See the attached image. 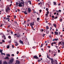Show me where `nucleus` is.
Here are the masks:
<instances>
[{
	"instance_id": "obj_1",
	"label": "nucleus",
	"mask_w": 64,
	"mask_h": 64,
	"mask_svg": "<svg viewBox=\"0 0 64 64\" xmlns=\"http://www.w3.org/2000/svg\"><path fill=\"white\" fill-rule=\"evenodd\" d=\"M24 2H20L18 6L19 7H22L23 6L24 7Z\"/></svg>"
},
{
	"instance_id": "obj_2",
	"label": "nucleus",
	"mask_w": 64,
	"mask_h": 64,
	"mask_svg": "<svg viewBox=\"0 0 64 64\" xmlns=\"http://www.w3.org/2000/svg\"><path fill=\"white\" fill-rule=\"evenodd\" d=\"M6 13H8V12H9L10 11V9H9V8L8 7L6 9Z\"/></svg>"
},
{
	"instance_id": "obj_3",
	"label": "nucleus",
	"mask_w": 64,
	"mask_h": 64,
	"mask_svg": "<svg viewBox=\"0 0 64 64\" xmlns=\"http://www.w3.org/2000/svg\"><path fill=\"white\" fill-rule=\"evenodd\" d=\"M51 60V63L52 64H55V62L54 61V60L53 59V58H50Z\"/></svg>"
},
{
	"instance_id": "obj_4",
	"label": "nucleus",
	"mask_w": 64,
	"mask_h": 64,
	"mask_svg": "<svg viewBox=\"0 0 64 64\" xmlns=\"http://www.w3.org/2000/svg\"><path fill=\"white\" fill-rule=\"evenodd\" d=\"M14 61V59L13 58H12L9 61V63L10 64H12L13 61Z\"/></svg>"
},
{
	"instance_id": "obj_5",
	"label": "nucleus",
	"mask_w": 64,
	"mask_h": 64,
	"mask_svg": "<svg viewBox=\"0 0 64 64\" xmlns=\"http://www.w3.org/2000/svg\"><path fill=\"white\" fill-rule=\"evenodd\" d=\"M34 59H38L39 58L37 56H34Z\"/></svg>"
},
{
	"instance_id": "obj_6",
	"label": "nucleus",
	"mask_w": 64,
	"mask_h": 64,
	"mask_svg": "<svg viewBox=\"0 0 64 64\" xmlns=\"http://www.w3.org/2000/svg\"><path fill=\"white\" fill-rule=\"evenodd\" d=\"M28 13H30V12H31V9L30 8H28Z\"/></svg>"
},
{
	"instance_id": "obj_7",
	"label": "nucleus",
	"mask_w": 64,
	"mask_h": 64,
	"mask_svg": "<svg viewBox=\"0 0 64 64\" xmlns=\"http://www.w3.org/2000/svg\"><path fill=\"white\" fill-rule=\"evenodd\" d=\"M16 63L18 64H20V62L18 60H16Z\"/></svg>"
},
{
	"instance_id": "obj_8",
	"label": "nucleus",
	"mask_w": 64,
	"mask_h": 64,
	"mask_svg": "<svg viewBox=\"0 0 64 64\" xmlns=\"http://www.w3.org/2000/svg\"><path fill=\"white\" fill-rule=\"evenodd\" d=\"M34 22H32L30 23V25L31 26H32V25H34Z\"/></svg>"
},
{
	"instance_id": "obj_9",
	"label": "nucleus",
	"mask_w": 64,
	"mask_h": 64,
	"mask_svg": "<svg viewBox=\"0 0 64 64\" xmlns=\"http://www.w3.org/2000/svg\"><path fill=\"white\" fill-rule=\"evenodd\" d=\"M20 42L22 44H23V41H22V40H20Z\"/></svg>"
},
{
	"instance_id": "obj_10",
	"label": "nucleus",
	"mask_w": 64,
	"mask_h": 64,
	"mask_svg": "<svg viewBox=\"0 0 64 64\" xmlns=\"http://www.w3.org/2000/svg\"><path fill=\"white\" fill-rule=\"evenodd\" d=\"M4 64H8V63L6 61H4L3 62Z\"/></svg>"
},
{
	"instance_id": "obj_11",
	"label": "nucleus",
	"mask_w": 64,
	"mask_h": 64,
	"mask_svg": "<svg viewBox=\"0 0 64 64\" xmlns=\"http://www.w3.org/2000/svg\"><path fill=\"white\" fill-rule=\"evenodd\" d=\"M15 43H16V44H15V46H18V43H17V42H15Z\"/></svg>"
},
{
	"instance_id": "obj_12",
	"label": "nucleus",
	"mask_w": 64,
	"mask_h": 64,
	"mask_svg": "<svg viewBox=\"0 0 64 64\" xmlns=\"http://www.w3.org/2000/svg\"><path fill=\"white\" fill-rule=\"evenodd\" d=\"M24 13L25 14H26L27 15V13L26 12V11H25L24 12Z\"/></svg>"
},
{
	"instance_id": "obj_13",
	"label": "nucleus",
	"mask_w": 64,
	"mask_h": 64,
	"mask_svg": "<svg viewBox=\"0 0 64 64\" xmlns=\"http://www.w3.org/2000/svg\"><path fill=\"white\" fill-rule=\"evenodd\" d=\"M54 33H55V34H56V35H58V32H55Z\"/></svg>"
},
{
	"instance_id": "obj_14",
	"label": "nucleus",
	"mask_w": 64,
	"mask_h": 64,
	"mask_svg": "<svg viewBox=\"0 0 64 64\" xmlns=\"http://www.w3.org/2000/svg\"><path fill=\"white\" fill-rule=\"evenodd\" d=\"M30 2V5H31V2L30 1V0H29L28 1V2Z\"/></svg>"
},
{
	"instance_id": "obj_15",
	"label": "nucleus",
	"mask_w": 64,
	"mask_h": 64,
	"mask_svg": "<svg viewBox=\"0 0 64 64\" xmlns=\"http://www.w3.org/2000/svg\"><path fill=\"white\" fill-rule=\"evenodd\" d=\"M1 54L2 55H5V54L4 53H3L2 52H1Z\"/></svg>"
},
{
	"instance_id": "obj_16",
	"label": "nucleus",
	"mask_w": 64,
	"mask_h": 64,
	"mask_svg": "<svg viewBox=\"0 0 64 64\" xmlns=\"http://www.w3.org/2000/svg\"><path fill=\"white\" fill-rule=\"evenodd\" d=\"M53 26H54V27H55L56 28V24H54Z\"/></svg>"
},
{
	"instance_id": "obj_17",
	"label": "nucleus",
	"mask_w": 64,
	"mask_h": 64,
	"mask_svg": "<svg viewBox=\"0 0 64 64\" xmlns=\"http://www.w3.org/2000/svg\"><path fill=\"white\" fill-rule=\"evenodd\" d=\"M46 28L47 29H49V27H48V26H46Z\"/></svg>"
},
{
	"instance_id": "obj_18",
	"label": "nucleus",
	"mask_w": 64,
	"mask_h": 64,
	"mask_svg": "<svg viewBox=\"0 0 64 64\" xmlns=\"http://www.w3.org/2000/svg\"><path fill=\"white\" fill-rule=\"evenodd\" d=\"M54 5H56V2H53Z\"/></svg>"
},
{
	"instance_id": "obj_19",
	"label": "nucleus",
	"mask_w": 64,
	"mask_h": 64,
	"mask_svg": "<svg viewBox=\"0 0 64 64\" xmlns=\"http://www.w3.org/2000/svg\"><path fill=\"white\" fill-rule=\"evenodd\" d=\"M55 60L56 61V64H58L57 63V60Z\"/></svg>"
},
{
	"instance_id": "obj_20",
	"label": "nucleus",
	"mask_w": 64,
	"mask_h": 64,
	"mask_svg": "<svg viewBox=\"0 0 64 64\" xmlns=\"http://www.w3.org/2000/svg\"><path fill=\"white\" fill-rule=\"evenodd\" d=\"M18 4H18V3L16 2V6H18Z\"/></svg>"
},
{
	"instance_id": "obj_21",
	"label": "nucleus",
	"mask_w": 64,
	"mask_h": 64,
	"mask_svg": "<svg viewBox=\"0 0 64 64\" xmlns=\"http://www.w3.org/2000/svg\"><path fill=\"white\" fill-rule=\"evenodd\" d=\"M7 56H8L9 57H10V55L9 54H7L6 55Z\"/></svg>"
},
{
	"instance_id": "obj_22",
	"label": "nucleus",
	"mask_w": 64,
	"mask_h": 64,
	"mask_svg": "<svg viewBox=\"0 0 64 64\" xmlns=\"http://www.w3.org/2000/svg\"><path fill=\"white\" fill-rule=\"evenodd\" d=\"M2 60H0V64H2Z\"/></svg>"
},
{
	"instance_id": "obj_23",
	"label": "nucleus",
	"mask_w": 64,
	"mask_h": 64,
	"mask_svg": "<svg viewBox=\"0 0 64 64\" xmlns=\"http://www.w3.org/2000/svg\"><path fill=\"white\" fill-rule=\"evenodd\" d=\"M53 44H54V42H52L51 44V45L52 46H53Z\"/></svg>"
},
{
	"instance_id": "obj_24",
	"label": "nucleus",
	"mask_w": 64,
	"mask_h": 64,
	"mask_svg": "<svg viewBox=\"0 0 64 64\" xmlns=\"http://www.w3.org/2000/svg\"><path fill=\"white\" fill-rule=\"evenodd\" d=\"M3 24H2L0 25V27H2L3 26Z\"/></svg>"
},
{
	"instance_id": "obj_25",
	"label": "nucleus",
	"mask_w": 64,
	"mask_h": 64,
	"mask_svg": "<svg viewBox=\"0 0 64 64\" xmlns=\"http://www.w3.org/2000/svg\"><path fill=\"white\" fill-rule=\"evenodd\" d=\"M2 52L3 50H0V53H2Z\"/></svg>"
},
{
	"instance_id": "obj_26",
	"label": "nucleus",
	"mask_w": 64,
	"mask_h": 64,
	"mask_svg": "<svg viewBox=\"0 0 64 64\" xmlns=\"http://www.w3.org/2000/svg\"><path fill=\"white\" fill-rule=\"evenodd\" d=\"M40 20V18H37V20L38 21V20Z\"/></svg>"
},
{
	"instance_id": "obj_27",
	"label": "nucleus",
	"mask_w": 64,
	"mask_h": 64,
	"mask_svg": "<svg viewBox=\"0 0 64 64\" xmlns=\"http://www.w3.org/2000/svg\"><path fill=\"white\" fill-rule=\"evenodd\" d=\"M8 38H9V39H11V36H8Z\"/></svg>"
},
{
	"instance_id": "obj_28",
	"label": "nucleus",
	"mask_w": 64,
	"mask_h": 64,
	"mask_svg": "<svg viewBox=\"0 0 64 64\" xmlns=\"http://www.w3.org/2000/svg\"><path fill=\"white\" fill-rule=\"evenodd\" d=\"M46 13L47 14H48L49 13V11H48L46 12Z\"/></svg>"
},
{
	"instance_id": "obj_29",
	"label": "nucleus",
	"mask_w": 64,
	"mask_h": 64,
	"mask_svg": "<svg viewBox=\"0 0 64 64\" xmlns=\"http://www.w3.org/2000/svg\"><path fill=\"white\" fill-rule=\"evenodd\" d=\"M56 12L57 13H58L59 12L58 10H56Z\"/></svg>"
},
{
	"instance_id": "obj_30",
	"label": "nucleus",
	"mask_w": 64,
	"mask_h": 64,
	"mask_svg": "<svg viewBox=\"0 0 64 64\" xmlns=\"http://www.w3.org/2000/svg\"><path fill=\"white\" fill-rule=\"evenodd\" d=\"M54 16H52V18H54Z\"/></svg>"
},
{
	"instance_id": "obj_31",
	"label": "nucleus",
	"mask_w": 64,
	"mask_h": 64,
	"mask_svg": "<svg viewBox=\"0 0 64 64\" xmlns=\"http://www.w3.org/2000/svg\"><path fill=\"white\" fill-rule=\"evenodd\" d=\"M7 48H10V47L9 46H7Z\"/></svg>"
},
{
	"instance_id": "obj_32",
	"label": "nucleus",
	"mask_w": 64,
	"mask_h": 64,
	"mask_svg": "<svg viewBox=\"0 0 64 64\" xmlns=\"http://www.w3.org/2000/svg\"><path fill=\"white\" fill-rule=\"evenodd\" d=\"M20 35L19 34H18L17 36L18 37H20Z\"/></svg>"
},
{
	"instance_id": "obj_33",
	"label": "nucleus",
	"mask_w": 64,
	"mask_h": 64,
	"mask_svg": "<svg viewBox=\"0 0 64 64\" xmlns=\"http://www.w3.org/2000/svg\"><path fill=\"white\" fill-rule=\"evenodd\" d=\"M58 39L56 38L55 39V41H58Z\"/></svg>"
},
{
	"instance_id": "obj_34",
	"label": "nucleus",
	"mask_w": 64,
	"mask_h": 64,
	"mask_svg": "<svg viewBox=\"0 0 64 64\" xmlns=\"http://www.w3.org/2000/svg\"><path fill=\"white\" fill-rule=\"evenodd\" d=\"M4 59H8L9 58H8V57H6V58H5Z\"/></svg>"
},
{
	"instance_id": "obj_35",
	"label": "nucleus",
	"mask_w": 64,
	"mask_h": 64,
	"mask_svg": "<svg viewBox=\"0 0 64 64\" xmlns=\"http://www.w3.org/2000/svg\"><path fill=\"white\" fill-rule=\"evenodd\" d=\"M43 46V44H41V47H42Z\"/></svg>"
},
{
	"instance_id": "obj_36",
	"label": "nucleus",
	"mask_w": 64,
	"mask_h": 64,
	"mask_svg": "<svg viewBox=\"0 0 64 64\" xmlns=\"http://www.w3.org/2000/svg\"><path fill=\"white\" fill-rule=\"evenodd\" d=\"M58 12H61V10H58Z\"/></svg>"
},
{
	"instance_id": "obj_37",
	"label": "nucleus",
	"mask_w": 64,
	"mask_h": 64,
	"mask_svg": "<svg viewBox=\"0 0 64 64\" xmlns=\"http://www.w3.org/2000/svg\"><path fill=\"white\" fill-rule=\"evenodd\" d=\"M58 53H60V50H58Z\"/></svg>"
},
{
	"instance_id": "obj_38",
	"label": "nucleus",
	"mask_w": 64,
	"mask_h": 64,
	"mask_svg": "<svg viewBox=\"0 0 64 64\" xmlns=\"http://www.w3.org/2000/svg\"><path fill=\"white\" fill-rule=\"evenodd\" d=\"M39 11L41 13V12H42V10H39Z\"/></svg>"
},
{
	"instance_id": "obj_39",
	"label": "nucleus",
	"mask_w": 64,
	"mask_h": 64,
	"mask_svg": "<svg viewBox=\"0 0 64 64\" xmlns=\"http://www.w3.org/2000/svg\"><path fill=\"white\" fill-rule=\"evenodd\" d=\"M62 19H60V22H61V21H62Z\"/></svg>"
},
{
	"instance_id": "obj_40",
	"label": "nucleus",
	"mask_w": 64,
	"mask_h": 64,
	"mask_svg": "<svg viewBox=\"0 0 64 64\" xmlns=\"http://www.w3.org/2000/svg\"><path fill=\"white\" fill-rule=\"evenodd\" d=\"M12 56H14V54H12Z\"/></svg>"
},
{
	"instance_id": "obj_41",
	"label": "nucleus",
	"mask_w": 64,
	"mask_h": 64,
	"mask_svg": "<svg viewBox=\"0 0 64 64\" xmlns=\"http://www.w3.org/2000/svg\"><path fill=\"white\" fill-rule=\"evenodd\" d=\"M46 11H48V10H48V8H46Z\"/></svg>"
},
{
	"instance_id": "obj_42",
	"label": "nucleus",
	"mask_w": 64,
	"mask_h": 64,
	"mask_svg": "<svg viewBox=\"0 0 64 64\" xmlns=\"http://www.w3.org/2000/svg\"><path fill=\"white\" fill-rule=\"evenodd\" d=\"M55 47H56L57 49H58V46H55Z\"/></svg>"
},
{
	"instance_id": "obj_43",
	"label": "nucleus",
	"mask_w": 64,
	"mask_h": 64,
	"mask_svg": "<svg viewBox=\"0 0 64 64\" xmlns=\"http://www.w3.org/2000/svg\"><path fill=\"white\" fill-rule=\"evenodd\" d=\"M16 53H17V54H19V52H18V51Z\"/></svg>"
},
{
	"instance_id": "obj_44",
	"label": "nucleus",
	"mask_w": 64,
	"mask_h": 64,
	"mask_svg": "<svg viewBox=\"0 0 64 64\" xmlns=\"http://www.w3.org/2000/svg\"><path fill=\"white\" fill-rule=\"evenodd\" d=\"M57 18H58L57 16H56V17L54 18L55 19H57Z\"/></svg>"
},
{
	"instance_id": "obj_45",
	"label": "nucleus",
	"mask_w": 64,
	"mask_h": 64,
	"mask_svg": "<svg viewBox=\"0 0 64 64\" xmlns=\"http://www.w3.org/2000/svg\"><path fill=\"white\" fill-rule=\"evenodd\" d=\"M45 34H43V37H44V36H45Z\"/></svg>"
},
{
	"instance_id": "obj_46",
	"label": "nucleus",
	"mask_w": 64,
	"mask_h": 64,
	"mask_svg": "<svg viewBox=\"0 0 64 64\" xmlns=\"http://www.w3.org/2000/svg\"><path fill=\"white\" fill-rule=\"evenodd\" d=\"M41 60H38V62H40V61H41Z\"/></svg>"
},
{
	"instance_id": "obj_47",
	"label": "nucleus",
	"mask_w": 64,
	"mask_h": 64,
	"mask_svg": "<svg viewBox=\"0 0 64 64\" xmlns=\"http://www.w3.org/2000/svg\"><path fill=\"white\" fill-rule=\"evenodd\" d=\"M2 41L3 42H5V40H2Z\"/></svg>"
},
{
	"instance_id": "obj_48",
	"label": "nucleus",
	"mask_w": 64,
	"mask_h": 64,
	"mask_svg": "<svg viewBox=\"0 0 64 64\" xmlns=\"http://www.w3.org/2000/svg\"><path fill=\"white\" fill-rule=\"evenodd\" d=\"M46 16H47V17H48V14H46Z\"/></svg>"
},
{
	"instance_id": "obj_49",
	"label": "nucleus",
	"mask_w": 64,
	"mask_h": 64,
	"mask_svg": "<svg viewBox=\"0 0 64 64\" xmlns=\"http://www.w3.org/2000/svg\"><path fill=\"white\" fill-rule=\"evenodd\" d=\"M48 48H50V46H48Z\"/></svg>"
},
{
	"instance_id": "obj_50",
	"label": "nucleus",
	"mask_w": 64,
	"mask_h": 64,
	"mask_svg": "<svg viewBox=\"0 0 64 64\" xmlns=\"http://www.w3.org/2000/svg\"><path fill=\"white\" fill-rule=\"evenodd\" d=\"M9 21H10V18H9L8 19V21L9 22Z\"/></svg>"
},
{
	"instance_id": "obj_51",
	"label": "nucleus",
	"mask_w": 64,
	"mask_h": 64,
	"mask_svg": "<svg viewBox=\"0 0 64 64\" xmlns=\"http://www.w3.org/2000/svg\"><path fill=\"white\" fill-rule=\"evenodd\" d=\"M14 35H15V36H17V34H14Z\"/></svg>"
},
{
	"instance_id": "obj_52",
	"label": "nucleus",
	"mask_w": 64,
	"mask_h": 64,
	"mask_svg": "<svg viewBox=\"0 0 64 64\" xmlns=\"http://www.w3.org/2000/svg\"><path fill=\"white\" fill-rule=\"evenodd\" d=\"M54 42V44H56V42Z\"/></svg>"
},
{
	"instance_id": "obj_53",
	"label": "nucleus",
	"mask_w": 64,
	"mask_h": 64,
	"mask_svg": "<svg viewBox=\"0 0 64 64\" xmlns=\"http://www.w3.org/2000/svg\"><path fill=\"white\" fill-rule=\"evenodd\" d=\"M14 16V19H15V18H16V16Z\"/></svg>"
},
{
	"instance_id": "obj_54",
	"label": "nucleus",
	"mask_w": 64,
	"mask_h": 64,
	"mask_svg": "<svg viewBox=\"0 0 64 64\" xmlns=\"http://www.w3.org/2000/svg\"><path fill=\"white\" fill-rule=\"evenodd\" d=\"M6 19V17H4V19Z\"/></svg>"
},
{
	"instance_id": "obj_55",
	"label": "nucleus",
	"mask_w": 64,
	"mask_h": 64,
	"mask_svg": "<svg viewBox=\"0 0 64 64\" xmlns=\"http://www.w3.org/2000/svg\"><path fill=\"white\" fill-rule=\"evenodd\" d=\"M54 15H56V12H55L54 13Z\"/></svg>"
},
{
	"instance_id": "obj_56",
	"label": "nucleus",
	"mask_w": 64,
	"mask_h": 64,
	"mask_svg": "<svg viewBox=\"0 0 64 64\" xmlns=\"http://www.w3.org/2000/svg\"><path fill=\"white\" fill-rule=\"evenodd\" d=\"M31 27H32V29L33 28V27L32 26H31Z\"/></svg>"
},
{
	"instance_id": "obj_57",
	"label": "nucleus",
	"mask_w": 64,
	"mask_h": 64,
	"mask_svg": "<svg viewBox=\"0 0 64 64\" xmlns=\"http://www.w3.org/2000/svg\"><path fill=\"white\" fill-rule=\"evenodd\" d=\"M9 18H6V20H8V19H9Z\"/></svg>"
},
{
	"instance_id": "obj_58",
	"label": "nucleus",
	"mask_w": 64,
	"mask_h": 64,
	"mask_svg": "<svg viewBox=\"0 0 64 64\" xmlns=\"http://www.w3.org/2000/svg\"><path fill=\"white\" fill-rule=\"evenodd\" d=\"M10 27V25H9V26H8V28H9V27Z\"/></svg>"
},
{
	"instance_id": "obj_59",
	"label": "nucleus",
	"mask_w": 64,
	"mask_h": 64,
	"mask_svg": "<svg viewBox=\"0 0 64 64\" xmlns=\"http://www.w3.org/2000/svg\"><path fill=\"white\" fill-rule=\"evenodd\" d=\"M4 39H6V38H5V36H4Z\"/></svg>"
},
{
	"instance_id": "obj_60",
	"label": "nucleus",
	"mask_w": 64,
	"mask_h": 64,
	"mask_svg": "<svg viewBox=\"0 0 64 64\" xmlns=\"http://www.w3.org/2000/svg\"><path fill=\"white\" fill-rule=\"evenodd\" d=\"M43 30L42 29V32H43Z\"/></svg>"
},
{
	"instance_id": "obj_61",
	"label": "nucleus",
	"mask_w": 64,
	"mask_h": 64,
	"mask_svg": "<svg viewBox=\"0 0 64 64\" xmlns=\"http://www.w3.org/2000/svg\"><path fill=\"white\" fill-rule=\"evenodd\" d=\"M41 54L39 56V57H41Z\"/></svg>"
},
{
	"instance_id": "obj_62",
	"label": "nucleus",
	"mask_w": 64,
	"mask_h": 64,
	"mask_svg": "<svg viewBox=\"0 0 64 64\" xmlns=\"http://www.w3.org/2000/svg\"><path fill=\"white\" fill-rule=\"evenodd\" d=\"M11 33L12 34H13V32H11Z\"/></svg>"
},
{
	"instance_id": "obj_63",
	"label": "nucleus",
	"mask_w": 64,
	"mask_h": 64,
	"mask_svg": "<svg viewBox=\"0 0 64 64\" xmlns=\"http://www.w3.org/2000/svg\"><path fill=\"white\" fill-rule=\"evenodd\" d=\"M32 30H35V29H34V28H32Z\"/></svg>"
},
{
	"instance_id": "obj_64",
	"label": "nucleus",
	"mask_w": 64,
	"mask_h": 64,
	"mask_svg": "<svg viewBox=\"0 0 64 64\" xmlns=\"http://www.w3.org/2000/svg\"><path fill=\"white\" fill-rule=\"evenodd\" d=\"M62 36H63L62 35H61L60 36V37H62Z\"/></svg>"
}]
</instances>
